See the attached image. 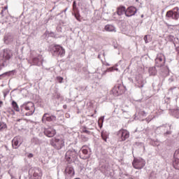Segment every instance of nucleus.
Wrapping results in <instances>:
<instances>
[{
    "label": "nucleus",
    "mask_w": 179,
    "mask_h": 179,
    "mask_svg": "<svg viewBox=\"0 0 179 179\" xmlns=\"http://www.w3.org/2000/svg\"><path fill=\"white\" fill-rule=\"evenodd\" d=\"M2 104H3V101H0V107H2Z\"/></svg>",
    "instance_id": "35"
},
{
    "label": "nucleus",
    "mask_w": 179,
    "mask_h": 179,
    "mask_svg": "<svg viewBox=\"0 0 179 179\" xmlns=\"http://www.w3.org/2000/svg\"><path fill=\"white\" fill-rule=\"evenodd\" d=\"M57 79L59 83H62V82L64 81V78L60 77V76L57 77Z\"/></svg>",
    "instance_id": "30"
},
{
    "label": "nucleus",
    "mask_w": 179,
    "mask_h": 179,
    "mask_svg": "<svg viewBox=\"0 0 179 179\" xmlns=\"http://www.w3.org/2000/svg\"><path fill=\"white\" fill-rule=\"evenodd\" d=\"M114 94L116 96H120L125 93V87L122 84H117L113 89Z\"/></svg>",
    "instance_id": "6"
},
{
    "label": "nucleus",
    "mask_w": 179,
    "mask_h": 179,
    "mask_svg": "<svg viewBox=\"0 0 179 179\" xmlns=\"http://www.w3.org/2000/svg\"><path fill=\"white\" fill-rule=\"evenodd\" d=\"M82 132L83 134H90V131H89L88 130L86 129V127H84L82 129Z\"/></svg>",
    "instance_id": "31"
},
{
    "label": "nucleus",
    "mask_w": 179,
    "mask_h": 179,
    "mask_svg": "<svg viewBox=\"0 0 179 179\" xmlns=\"http://www.w3.org/2000/svg\"><path fill=\"white\" fill-rule=\"evenodd\" d=\"M101 137H102V139L105 141V142H107V137H106V136H104L103 133L101 134Z\"/></svg>",
    "instance_id": "32"
},
{
    "label": "nucleus",
    "mask_w": 179,
    "mask_h": 179,
    "mask_svg": "<svg viewBox=\"0 0 179 179\" xmlns=\"http://www.w3.org/2000/svg\"><path fill=\"white\" fill-rule=\"evenodd\" d=\"M73 10L76 19L78 22H82V19H80V14H79V11H78V8H76V1H74L73 3Z\"/></svg>",
    "instance_id": "17"
},
{
    "label": "nucleus",
    "mask_w": 179,
    "mask_h": 179,
    "mask_svg": "<svg viewBox=\"0 0 179 179\" xmlns=\"http://www.w3.org/2000/svg\"><path fill=\"white\" fill-rule=\"evenodd\" d=\"M22 138L19 136H15L12 140V146L13 149H17L20 145H22Z\"/></svg>",
    "instance_id": "10"
},
{
    "label": "nucleus",
    "mask_w": 179,
    "mask_h": 179,
    "mask_svg": "<svg viewBox=\"0 0 179 179\" xmlns=\"http://www.w3.org/2000/svg\"><path fill=\"white\" fill-rule=\"evenodd\" d=\"M65 159L68 163H74L78 159V152L74 149L69 150L66 152Z\"/></svg>",
    "instance_id": "3"
},
{
    "label": "nucleus",
    "mask_w": 179,
    "mask_h": 179,
    "mask_svg": "<svg viewBox=\"0 0 179 179\" xmlns=\"http://www.w3.org/2000/svg\"><path fill=\"white\" fill-rule=\"evenodd\" d=\"M166 17H171V19H174V20H178L179 17L178 8L167 11Z\"/></svg>",
    "instance_id": "7"
},
{
    "label": "nucleus",
    "mask_w": 179,
    "mask_h": 179,
    "mask_svg": "<svg viewBox=\"0 0 179 179\" xmlns=\"http://www.w3.org/2000/svg\"><path fill=\"white\" fill-rule=\"evenodd\" d=\"M104 29H105L106 31H111L113 33H115V31H117L115 30V27L112 24L106 25Z\"/></svg>",
    "instance_id": "22"
},
{
    "label": "nucleus",
    "mask_w": 179,
    "mask_h": 179,
    "mask_svg": "<svg viewBox=\"0 0 179 179\" xmlns=\"http://www.w3.org/2000/svg\"><path fill=\"white\" fill-rule=\"evenodd\" d=\"M3 9H4V10H6L8 9V6H5Z\"/></svg>",
    "instance_id": "36"
},
{
    "label": "nucleus",
    "mask_w": 179,
    "mask_h": 179,
    "mask_svg": "<svg viewBox=\"0 0 179 179\" xmlns=\"http://www.w3.org/2000/svg\"><path fill=\"white\" fill-rule=\"evenodd\" d=\"M34 111H36V108L34 107V103L33 102L24 103L21 106V113L23 115H33Z\"/></svg>",
    "instance_id": "2"
},
{
    "label": "nucleus",
    "mask_w": 179,
    "mask_h": 179,
    "mask_svg": "<svg viewBox=\"0 0 179 179\" xmlns=\"http://www.w3.org/2000/svg\"><path fill=\"white\" fill-rule=\"evenodd\" d=\"M133 167L137 170H141L145 167L146 162L144 161L142 158H135L133 161Z\"/></svg>",
    "instance_id": "5"
},
{
    "label": "nucleus",
    "mask_w": 179,
    "mask_h": 179,
    "mask_svg": "<svg viewBox=\"0 0 179 179\" xmlns=\"http://www.w3.org/2000/svg\"><path fill=\"white\" fill-rule=\"evenodd\" d=\"M104 122V117H101L99 119L98 124L99 127L101 128L103 127V122Z\"/></svg>",
    "instance_id": "27"
},
{
    "label": "nucleus",
    "mask_w": 179,
    "mask_h": 179,
    "mask_svg": "<svg viewBox=\"0 0 179 179\" xmlns=\"http://www.w3.org/2000/svg\"><path fill=\"white\" fill-rule=\"evenodd\" d=\"M64 173L66 176V178H69L73 177L75 176V170L72 166H67L64 171Z\"/></svg>",
    "instance_id": "11"
},
{
    "label": "nucleus",
    "mask_w": 179,
    "mask_h": 179,
    "mask_svg": "<svg viewBox=\"0 0 179 179\" xmlns=\"http://www.w3.org/2000/svg\"><path fill=\"white\" fill-rule=\"evenodd\" d=\"M125 12H127V10H125V7L120 6V7L117 8V14L119 16H121L122 15H124V13H125Z\"/></svg>",
    "instance_id": "23"
},
{
    "label": "nucleus",
    "mask_w": 179,
    "mask_h": 179,
    "mask_svg": "<svg viewBox=\"0 0 179 179\" xmlns=\"http://www.w3.org/2000/svg\"><path fill=\"white\" fill-rule=\"evenodd\" d=\"M138 114L141 117H146V112L145 110H141Z\"/></svg>",
    "instance_id": "29"
},
{
    "label": "nucleus",
    "mask_w": 179,
    "mask_h": 179,
    "mask_svg": "<svg viewBox=\"0 0 179 179\" xmlns=\"http://www.w3.org/2000/svg\"><path fill=\"white\" fill-rule=\"evenodd\" d=\"M81 152L82 154L80 155V157L81 159H83V160H86L90 157V155H89V150L86 146H83Z\"/></svg>",
    "instance_id": "13"
},
{
    "label": "nucleus",
    "mask_w": 179,
    "mask_h": 179,
    "mask_svg": "<svg viewBox=\"0 0 179 179\" xmlns=\"http://www.w3.org/2000/svg\"><path fill=\"white\" fill-rule=\"evenodd\" d=\"M57 120V117L55 115H50L48 113H45L43 116L42 118V122H45L48 121V122H51V121H56Z\"/></svg>",
    "instance_id": "14"
},
{
    "label": "nucleus",
    "mask_w": 179,
    "mask_h": 179,
    "mask_svg": "<svg viewBox=\"0 0 179 179\" xmlns=\"http://www.w3.org/2000/svg\"><path fill=\"white\" fill-rule=\"evenodd\" d=\"M53 51L57 55H60V57H64V55H65V49L59 45H55L53 48Z\"/></svg>",
    "instance_id": "12"
},
{
    "label": "nucleus",
    "mask_w": 179,
    "mask_h": 179,
    "mask_svg": "<svg viewBox=\"0 0 179 179\" xmlns=\"http://www.w3.org/2000/svg\"><path fill=\"white\" fill-rule=\"evenodd\" d=\"M173 157L175 159V161L173 162V166L176 170H179V149L175 151Z\"/></svg>",
    "instance_id": "15"
},
{
    "label": "nucleus",
    "mask_w": 179,
    "mask_h": 179,
    "mask_svg": "<svg viewBox=\"0 0 179 179\" xmlns=\"http://www.w3.org/2000/svg\"><path fill=\"white\" fill-rule=\"evenodd\" d=\"M11 72L12 71H7L6 73H3V74H1L0 75V80H2V79H3V78H5L6 76H10Z\"/></svg>",
    "instance_id": "26"
},
{
    "label": "nucleus",
    "mask_w": 179,
    "mask_h": 179,
    "mask_svg": "<svg viewBox=\"0 0 179 179\" xmlns=\"http://www.w3.org/2000/svg\"><path fill=\"white\" fill-rule=\"evenodd\" d=\"M2 57L6 61H9V59L13 57V53H12V50L9 49H4L3 50Z\"/></svg>",
    "instance_id": "9"
},
{
    "label": "nucleus",
    "mask_w": 179,
    "mask_h": 179,
    "mask_svg": "<svg viewBox=\"0 0 179 179\" xmlns=\"http://www.w3.org/2000/svg\"><path fill=\"white\" fill-rule=\"evenodd\" d=\"M44 134L48 138H52V136L55 135L56 132H55V130L52 129H48L45 130Z\"/></svg>",
    "instance_id": "20"
},
{
    "label": "nucleus",
    "mask_w": 179,
    "mask_h": 179,
    "mask_svg": "<svg viewBox=\"0 0 179 179\" xmlns=\"http://www.w3.org/2000/svg\"><path fill=\"white\" fill-rule=\"evenodd\" d=\"M137 10H138L136 9V8L134 6H130L126 10L125 15L127 16L128 17L131 16H134L135 13H136Z\"/></svg>",
    "instance_id": "16"
},
{
    "label": "nucleus",
    "mask_w": 179,
    "mask_h": 179,
    "mask_svg": "<svg viewBox=\"0 0 179 179\" xmlns=\"http://www.w3.org/2000/svg\"><path fill=\"white\" fill-rule=\"evenodd\" d=\"M32 62L34 65H40V64H43V55H38V57H34L32 59Z\"/></svg>",
    "instance_id": "18"
},
{
    "label": "nucleus",
    "mask_w": 179,
    "mask_h": 179,
    "mask_svg": "<svg viewBox=\"0 0 179 179\" xmlns=\"http://www.w3.org/2000/svg\"><path fill=\"white\" fill-rule=\"evenodd\" d=\"M12 107L15 111H20V109L19 108V105H17V103L16 101H12Z\"/></svg>",
    "instance_id": "24"
},
{
    "label": "nucleus",
    "mask_w": 179,
    "mask_h": 179,
    "mask_svg": "<svg viewBox=\"0 0 179 179\" xmlns=\"http://www.w3.org/2000/svg\"><path fill=\"white\" fill-rule=\"evenodd\" d=\"M59 96H60V94H57V97H58V99H59Z\"/></svg>",
    "instance_id": "37"
},
{
    "label": "nucleus",
    "mask_w": 179,
    "mask_h": 179,
    "mask_svg": "<svg viewBox=\"0 0 179 179\" xmlns=\"http://www.w3.org/2000/svg\"><path fill=\"white\" fill-rule=\"evenodd\" d=\"M149 73H150V75L155 76L156 75V73H157V71H156V68H155V67L150 68Z\"/></svg>",
    "instance_id": "25"
},
{
    "label": "nucleus",
    "mask_w": 179,
    "mask_h": 179,
    "mask_svg": "<svg viewBox=\"0 0 179 179\" xmlns=\"http://www.w3.org/2000/svg\"><path fill=\"white\" fill-rule=\"evenodd\" d=\"M33 154H31V153H30V154H29V155H28V157H33Z\"/></svg>",
    "instance_id": "34"
},
{
    "label": "nucleus",
    "mask_w": 179,
    "mask_h": 179,
    "mask_svg": "<svg viewBox=\"0 0 179 179\" xmlns=\"http://www.w3.org/2000/svg\"><path fill=\"white\" fill-rule=\"evenodd\" d=\"M144 40H145V43H148V35H145L144 36Z\"/></svg>",
    "instance_id": "33"
},
{
    "label": "nucleus",
    "mask_w": 179,
    "mask_h": 179,
    "mask_svg": "<svg viewBox=\"0 0 179 179\" xmlns=\"http://www.w3.org/2000/svg\"><path fill=\"white\" fill-rule=\"evenodd\" d=\"M64 108H66V105L64 106Z\"/></svg>",
    "instance_id": "38"
},
{
    "label": "nucleus",
    "mask_w": 179,
    "mask_h": 179,
    "mask_svg": "<svg viewBox=\"0 0 179 179\" xmlns=\"http://www.w3.org/2000/svg\"><path fill=\"white\" fill-rule=\"evenodd\" d=\"M50 145L56 150H61L65 146V138L62 135L57 136L50 140Z\"/></svg>",
    "instance_id": "1"
},
{
    "label": "nucleus",
    "mask_w": 179,
    "mask_h": 179,
    "mask_svg": "<svg viewBox=\"0 0 179 179\" xmlns=\"http://www.w3.org/2000/svg\"><path fill=\"white\" fill-rule=\"evenodd\" d=\"M33 177L34 178V179H41L43 177V171H41V169H37L34 171Z\"/></svg>",
    "instance_id": "19"
},
{
    "label": "nucleus",
    "mask_w": 179,
    "mask_h": 179,
    "mask_svg": "<svg viewBox=\"0 0 179 179\" xmlns=\"http://www.w3.org/2000/svg\"><path fill=\"white\" fill-rule=\"evenodd\" d=\"M136 1H138V0H136Z\"/></svg>",
    "instance_id": "39"
},
{
    "label": "nucleus",
    "mask_w": 179,
    "mask_h": 179,
    "mask_svg": "<svg viewBox=\"0 0 179 179\" xmlns=\"http://www.w3.org/2000/svg\"><path fill=\"white\" fill-rule=\"evenodd\" d=\"M155 65L157 68H162V66H164V65H166V56H164L163 53H159L157 55Z\"/></svg>",
    "instance_id": "4"
},
{
    "label": "nucleus",
    "mask_w": 179,
    "mask_h": 179,
    "mask_svg": "<svg viewBox=\"0 0 179 179\" xmlns=\"http://www.w3.org/2000/svg\"><path fill=\"white\" fill-rule=\"evenodd\" d=\"M7 126L5 123H0V131H3V129H6Z\"/></svg>",
    "instance_id": "28"
},
{
    "label": "nucleus",
    "mask_w": 179,
    "mask_h": 179,
    "mask_svg": "<svg viewBox=\"0 0 179 179\" xmlns=\"http://www.w3.org/2000/svg\"><path fill=\"white\" fill-rule=\"evenodd\" d=\"M118 135L120 136L122 141H127V139L129 138V131H128L127 129H121L118 131Z\"/></svg>",
    "instance_id": "8"
},
{
    "label": "nucleus",
    "mask_w": 179,
    "mask_h": 179,
    "mask_svg": "<svg viewBox=\"0 0 179 179\" xmlns=\"http://www.w3.org/2000/svg\"><path fill=\"white\" fill-rule=\"evenodd\" d=\"M136 80L138 85V87H143V78L142 77V76L138 75L136 76Z\"/></svg>",
    "instance_id": "21"
}]
</instances>
